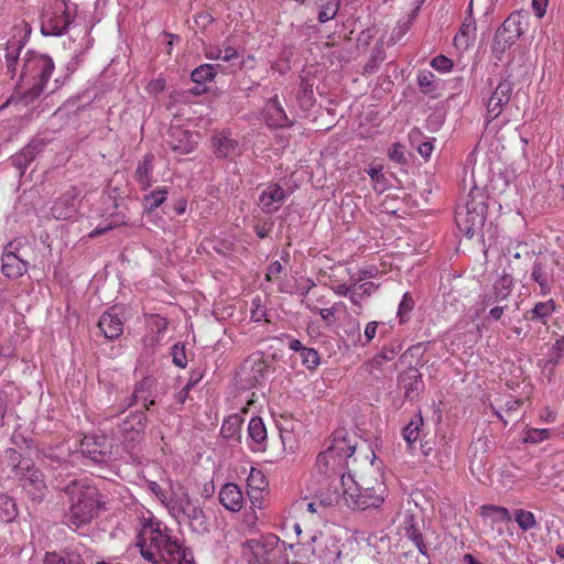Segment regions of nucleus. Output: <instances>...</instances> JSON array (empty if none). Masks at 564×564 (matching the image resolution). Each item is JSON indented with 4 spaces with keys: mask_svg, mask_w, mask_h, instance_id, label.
Listing matches in <instances>:
<instances>
[{
    "mask_svg": "<svg viewBox=\"0 0 564 564\" xmlns=\"http://www.w3.org/2000/svg\"><path fill=\"white\" fill-rule=\"evenodd\" d=\"M137 546L149 564H195L192 550L161 521L150 520L143 525Z\"/></svg>",
    "mask_w": 564,
    "mask_h": 564,
    "instance_id": "f257e3e1",
    "label": "nucleus"
},
{
    "mask_svg": "<svg viewBox=\"0 0 564 564\" xmlns=\"http://www.w3.org/2000/svg\"><path fill=\"white\" fill-rule=\"evenodd\" d=\"M330 477V487L334 489L322 500V503L335 506L344 500L349 509L366 511L379 509L386 499L387 487L383 482L362 486L349 473L344 474L341 470L334 471Z\"/></svg>",
    "mask_w": 564,
    "mask_h": 564,
    "instance_id": "f03ea898",
    "label": "nucleus"
},
{
    "mask_svg": "<svg viewBox=\"0 0 564 564\" xmlns=\"http://www.w3.org/2000/svg\"><path fill=\"white\" fill-rule=\"evenodd\" d=\"M64 491L69 501L64 522L73 531H78L98 516L104 506L102 496L97 487L90 485L86 479L70 480Z\"/></svg>",
    "mask_w": 564,
    "mask_h": 564,
    "instance_id": "7ed1b4c3",
    "label": "nucleus"
},
{
    "mask_svg": "<svg viewBox=\"0 0 564 564\" xmlns=\"http://www.w3.org/2000/svg\"><path fill=\"white\" fill-rule=\"evenodd\" d=\"M54 69V61L48 54L32 50L25 52L15 87L17 95L25 106L44 93Z\"/></svg>",
    "mask_w": 564,
    "mask_h": 564,
    "instance_id": "20e7f679",
    "label": "nucleus"
},
{
    "mask_svg": "<svg viewBox=\"0 0 564 564\" xmlns=\"http://www.w3.org/2000/svg\"><path fill=\"white\" fill-rule=\"evenodd\" d=\"M241 554L248 564H290L286 543L272 533L246 540Z\"/></svg>",
    "mask_w": 564,
    "mask_h": 564,
    "instance_id": "39448f33",
    "label": "nucleus"
},
{
    "mask_svg": "<svg viewBox=\"0 0 564 564\" xmlns=\"http://www.w3.org/2000/svg\"><path fill=\"white\" fill-rule=\"evenodd\" d=\"M7 457L13 466L14 477L19 479L23 489L33 501L41 502L46 495L44 474L29 460H21V454L13 449H7Z\"/></svg>",
    "mask_w": 564,
    "mask_h": 564,
    "instance_id": "423d86ee",
    "label": "nucleus"
},
{
    "mask_svg": "<svg viewBox=\"0 0 564 564\" xmlns=\"http://www.w3.org/2000/svg\"><path fill=\"white\" fill-rule=\"evenodd\" d=\"M487 204L481 194L468 195V200L465 206L456 210L455 220L458 228L465 234L466 237L473 238L477 231L481 230L487 215Z\"/></svg>",
    "mask_w": 564,
    "mask_h": 564,
    "instance_id": "0eeeda50",
    "label": "nucleus"
},
{
    "mask_svg": "<svg viewBox=\"0 0 564 564\" xmlns=\"http://www.w3.org/2000/svg\"><path fill=\"white\" fill-rule=\"evenodd\" d=\"M528 19L518 11L512 12L497 29L491 51L495 57L502 59L503 54L517 42V40L525 32Z\"/></svg>",
    "mask_w": 564,
    "mask_h": 564,
    "instance_id": "6e6552de",
    "label": "nucleus"
},
{
    "mask_svg": "<svg viewBox=\"0 0 564 564\" xmlns=\"http://www.w3.org/2000/svg\"><path fill=\"white\" fill-rule=\"evenodd\" d=\"M356 451V445L345 436V431H336L328 448L321 453L316 458V467L319 473L326 474L328 467H343L346 460L350 458Z\"/></svg>",
    "mask_w": 564,
    "mask_h": 564,
    "instance_id": "1a4fd4ad",
    "label": "nucleus"
},
{
    "mask_svg": "<svg viewBox=\"0 0 564 564\" xmlns=\"http://www.w3.org/2000/svg\"><path fill=\"white\" fill-rule=\"evenodd\" d=\"M73 19L65 2H55L41 15V33L44 36H62L68 30Z\"/></svg>",
    "mask_w": 564,
    "mask_h": 564,
    "instance_id": "9d476101",
    "label": "nucleus"
},
{
    "mask_svg": "<svg viewBox=\"0 0 564 564\" xmlns=\"http://www.w3.org/2000/svg\"><path fill=\"white\" fill-rule=\"evenodd\" d=\"M78 452L94 464H107L112 459V441L106 435H86L79 443Z\"/></svg>",
    "mask_w": 564,
    "mask_h": 564,
    "instance_id": "9b49d317",
    "label": "nucleus"
},
{
    "mask_svg": "<svg viewBox=\"0 0 564 564\" xmlns=\"http://www.w3.org/2000/svg\"><path fill=\"white\" fill-rule=\"evenodd\" d=\"M269 373V366L262 352L257 351L250 355L242 364L240 370V382L243 388H254L262 384Z\"/></svg>",
    "mask_w": 564,
    "mask_h": 564,
    "instance_id": "f8f14e48",
    "label": "nucleus"
},
{
    "mask_svg": "<svg viewBox=\"0 0 564 564\" xmlns=\"http://www.w3.org/2000/svg\"><path fill=\"white\" fill-rule=\"evenodd\" d=\"M17 251L14 242L10 241L4 246L1 254V272L10 280L20 279L29 269V262L20 258Z\"/></svg>",
    "mask_w": 564,
    "mask_h": 564,
    "instance_id": "ddd939ff",
    "label": "nucleus"
},
{
    "mask_svg": "<svg viewBox=\"0 0 564 564\" xmlns=\"http://www.w3.org/2000/svg\"><path fill=\"white\" fill-rule=\"evenodd\" d=\"M289 197L288 191L279 182H270L259 195L258 205L262 213H276Z\"/></svg>",
    "mask_w": 564,
    "mask_h": 564,
    "instance_id": "4468645a",
    "label": "nucleus"
},
{
    "mask_svg": "<svg viewBox=\"0 0 564 564\" xmlns=\"http://www.w3.org/2000/svg\"><path fill=\"white\" fill-rule=\"evenodd\" d=\"M98 327L107 339L115 340L123 333L122 313L117 306L105 311L99 321Z\"/></svg>",
    "mask_w": 564,
    "mask_h": 564,
    "instance_id": "2eb2a0df",
    "label": "nucleus"
},
{
    "mask_svg": "<svg viewBox=\"0 0 564 564\" xmlns=\"http://www.w3.org/2000/svg\"><path fill=\"white\" fill-rule=\"evenodd\" d=\"M398 382L404 390V398L414 400L424 390L422 375L415 367H408L398 376Z\"/></svg>",
    "mask_w": 564,
    "mask_h": 564,
    "instance_id": "dca6fc26",
    "label": "nucleus"
},
{
    "mask_svg": "<svg viewBox=\"0 0 564 564\" xmlns=\"http://www.w3.org/2000/svg\"><path fill=\"white\" fill-rule=\"evenodd\" d=\"M247 444L251 452L263 453L268 447V433L263 420L252 416L248 424Z\"/></svg>",
    "mask_w": 564,
    "mask_h": 564,
    "instance_id": "f3484780",
    "label": "nucleus"
},
{
    "mask_svg": "<svg viewBox=\"0 0 564 564\" xmlns=\"http://www.w3.org/2000/svg\"><path fill=\"white\" fill-rule=\"evenodd\" d=\"M264 120L268 127L275 129H284L293 126V121L289 119L276 95L270 98L265 104Z\"/></svg>",
    "mask_w": 564,
    "mask_h": 564,
    "instance_id": "a211bd4d",
    "label": "nucleus"
},
{
    "mask_svg": "<svg viewBox=\"0 0 564 564\" xmlns=\"http://www.w3.org/2000/svg\"><path fill=\"white\" fill-rule=\"evenodd\" d=\"M165 142L177 154H188L195 149L191 132L180 127L169 129Z\"/></svg>",
    "mask_w": 564,
    "mask_h": 564,
    "instance_id": "6ab92c4d",
    "label": "nucleus"
},
{
    "mask_svg": "<svg viewBox=\"0 0 564 564\" xmlns=\"http://www.w3.org/2000/svg\"><path fill=\"white\" fill-rule=\"evenodd\" d=\"M417 87L423 95L432 99L440 98L445 90L444 82L427 69L419 70Z\"/></svg>",
    "mask_w": 564,
    "mask_h": 564,
    "instance_id": "aec40b11",
    "label": "nucleus"
},
{
    "mask_svg": "<svg viewBox=\"0 0 564 564\" xmlns=\"http://www.w3.org/2000/svg\"><path fill=\"white\" fill-rule=\"evenodd\" d=\"M192 503L187 490L183 486H178L176 489L172 488L164 506L170 514L180 522L182 514Z\"/></svg>",
    "mask_w": 564,
    "mask_h": 564,
    "instance_id": "412c9836",
    "label": "nucleus"
},
{
    "mask_svg": "<svg viewBox=\"0 0 564 564\" xmlns=\"http://www.w3.org/2000/svg\"><path fill=\"white\" fill-rule=\"evenodd\" d=\"M218 499L221 506L231 512L242 509L243 494L240 487L234 482H227L220 488Z\"/></svg>",
    "mask_w": 564,
    "mask_h": 564,
    "instance_id": "4be33fe9",
    "label": "nucleus"
},
{
    "mask_svg": "<svg viewBox=\"0 0 564 564\" xmlns=\"http://www.w3.org/2000/svg\"><path fill=\"white\" fill-rule=\"evenodd\" d=\"M154 160H155V156L153 153H147L142 158V160H140L138 162L133 177L142 191H147L154 183V178H153Z\"/></svg>",
    "mask_w": 564,
    "mask_h": 564,
    "instance_id": "5701e85b",
    "label": "nucleus"
},
{
    "mask_svg": "<svg viewBox=\"0 0 564 564\" xmlns=\"http://www.w3.org/2000/svg\"><path fill=\"white\" fill-rule=\"evenodd\" d=\"M212 145L215 155L218 159H227L240 153L239 143L231 139L229 134L221 132L212 138Z\"/></svg>",
    "mask_w": 564,
    "mask_h": 564,
    "instance_id": "b1692460",
    "label": "nucleus"
},
{
    "mask_svg": "<svg viewBox=\"0 0 564 564\" xmlns=\"http://www.w3.org/2000/svg\"><path fill=\"white\" fill-rule=\"evenodd\" d=\"M76 210V194L73 191L63 194L52 206V215L56 219H69L74 216Z\"/></svg>",
    "mask_w": 564,
    "mask_h": 564,
    "instance_id": "393cba45",
    "label": "nucleus"
},
{
    "mask_svg": "<svg viewBox=\"0 0 564 564\" xmlns=\"http://www.w3.org/2000/svg\"><path fill=\"white\" fill-rule=\"evenodd\" d=\"M552 276L553 270L549 269L545 261L536 259L533 262L531 279L539 284L542 295L550 294Z\"/></svg>",
    "mask_w": 564,
    "mask_h": 564,
    "instance_id": "a878e982",
    "label": "nucleus"
},
{
    "mask_svg": "<svg viewBox=\"0 0 564 564\" xmlns=\"http://www.w3.org/2000/svg\"><path fill=\"white\" fill-rule=\"evenodd\" d=\"M156 379L152 376H145L134 384V391L139 401L143 402L144 410H150L155 404L154 389Z\"/></svg>",
    "mask_w": 564,
    "mask_h": 564,
    "instance_id": "bb28decb",
    "label": "nucleus"
},
{
    "mask_svg": "<svg viewBox=\"0 0 564 564\" xmlns=\"http://www.w3.org/2000/svg\"><path fill=\"white\" fill-rule=\"evenodd\" d=\"M402 528L404 530V536L408 538L416 546L422 555L427 556V546L424 542L423 534L421 532L420 525L414 519V516H406Z\"/></svg>",
    "mask_w": 564,
    "mask_h": 564,
    "instance_id": "cd10ccee",
    "label": "nucleus"
},
{
    "mask_svg": "<svg viewBox=\"0 0 564 564\" xmlns=\"http://www.w3.org/2000/svg\"><path fill=\"white\" fill-rule=\"evenodd\" d=\"M147 427V416L144 411L131 412L118 426L121 435H128L135 433L141 435L144 433Z\"/></svg>",
    "mask_w": 564,
    "mask_h": 564,
    "instance_id": "c85d7f7f",
    "label": "nucleus"
},
{
    "mask_svg": "<svg viewBox=\"0 0 564 564\" xmlns=\"http://www.w3.org/2000/svg\"><path fill=\"white\" fill-rule=\"evenodd\" d=\"M181 518L187 519L193 532H208V518L200 506L192 503Z\"/></svg>",
    "mask_w": 564,
    "mask_h": 564,
    "instance_id": "c756f323",
    "label": "nucleus"
},
{
    "mask_svg": "<svg viewBox=\"0 0 564 564\" xmlns=\"http://www.w3.org/2000/svg\"><path fill=\"white\" fill-rule=\"evenodd\" d=\"M24 47V42L18 39H11L7 42L6 47V66L7 74L13 78L19 67V57Z\"/></svg>",
    "mask_w": 564,
    "mask_h": 564,
    "instance_id": "7c9ffc66",
    "label": "nucleus"
},
{
    "mask_svg": "<svg viewBox=\"0 0 564 564\" xmlns=\"http://www.w3.org/2000/svg\"><path fill=\"white\" fill-rule=\"evenodd\" d=\"M242 423L243 417L238 413H234L227 416L224 420L220 429L221 437H224L227 441H240Z\"/></svg>",
    "mask_w": 564,
    "mask_h": 564,
    "instance_id": "2f4dec72",
    "label": "nucleus"
},
{
    "mask_svg": "<svg viewBox=\"0 0 564 564\" xmlns=\"http://www.w3.org/2000/svg\"><path fill=\"white\" fill-rule=\"evenodd\" d=\"M514 283L510 273L503 272L498 280L495 281L490 290L499 303L507 301L512 293Z\"/></svg>",
    "mask_w": 564,
    "mask_h": 564,
    "instance_id": "473e14b6",
    "label": "nucleus"
},
{
    "mask_svg": "<svg viewBox=\"0 0 564 564\" xmlns=\"http://www.w3.org/2000/svg\"><path fill=\"white\" fill-rule=\"evenodd\" d=\"M555 311L554 300H547L544 302H538L534 307L524 314V318L529 321H538L542 324H546L549 317Z\"/></svg>",
    "mask_w": 564,
    "mask_h": 564,
    "instance_id": "72a5a7b5",
    "label": "nucleus"
},
{
    "mask_svg": "<svg viewBox=\"0 0 564 564\" xmlns=\"http://www.w3.org/2000/svg\"><path fill=\"white\" fill-rule=\"evenodd\" d=\"M422 426H423V416L419 412L403 427L402 437L406 442V445L410 449L414 448L415 442L420 438Z\"/></svg>",
    "mask_w": 564,
    "mask_h": 564,
    "instance_id": "f704fd0d",
    "label": "nucleus"
},
{
    "mask_svg": "<svg viewBox=\"0 0 564 564\" xmlns=\"http://www.w3.org/2000/svg\"><path fill=\"white\" fill-rule=\"evenodd\" d=\"M476 20L474 15L466 17L459 32L456 34L454 42L456 45H464L469 46L470 43H473L476 39Z\"/></svg>",
    "mask_w": 564,
    "mask_h": 564,
    "instance_id": "c9c22d12",
    "label": "nucleus"
},
{
    "mask_svg": "<svg viewBox=\"0 0 564 564\" xmlns=\"http://www.w3.org/2000/svg\"><path fill=\"white\" fill-rule=\"evenodd\" d=\"M169 187L160 186L144 195L142 206L144 212L152 213L160 207L167 198Z\"/></svg>",
    "mask_w": 564,
    "mask_h": 564,
    "instance_id": "e433bc0d",
    "label": "nucleus"
},
{
    "mask_svg": "<svg viewBox=\"0 0 564 564\" xmlns=\"http://www.w3.org/2000/svg\"><path fill=\"white\" fill-rule=\"evenodd\" d=\"M18 514L15 500L7 494H0V523H10L15 520Z\"/></svg>",
    "mask_w": 564,
    "mask_h": 564,
    "instance_id": "4c0bfd02",
    "label": "nucleus"
},
{
    "mask_svg": "<svg viewBox=\"0 0 564 564\" xmlns=\"http://www.w3.org/2000/svg\"><path fill=\"white\" fill-rule=\"evenodd\" d=\"M312 552L318 556L323 564H337L341 555L339 545L334 541L325 543L318 552L315 549H312Z\"/></svg>",
    "mask_w": 564,
    "mask_h": 564,
    "instance_id": "58836bf2",
    "label": "nucleus"
},
{
    "mask_svg": "<svg viewBox=\"0 0 564 564\" xmlns=\"http://www.w3.org/2000/svg\"><path fill=\"white\" fill-rule=\"evenodd\" d=\"M220 65L202 64L191 73V79L197 85H204L210 83L216 77V69Z\"/></svg>",
    "mask_w": 564,
    "mask_h": 564,
    "instance_id": "ea45409f",
    "label": "nucleus"
},
{
    "mask_svg": "<svg viewBox=\"0 0 564 564\" xmlns=\"http://www.w3.org/2000/svg\"><path fill=\"white\" fill-rule=\"evenodd\" d=\"M340 0H319L317 20L324 24L334 20L340 9Z\"/></svg>",
    "mask_w": 564,
    "mask_h": 564,
    "instance_id": "a19ab883",
    "label": "nucleus"
},
{
    "mask_svg": "<svg viewBox=\"0 0 564 564\" xmlns=\"http://www.w3.org/2000/svg\"><path fill=\"white\" fill-rule=\"evenodd\" d=\"M402 349V344L398 340H392L384 345L381 350L372 358V362L381 366L387 361L393 360Z\"/></svg>",
    "mask_w": 564,
    "mask_h": 564,
    "instance_id": "79ce46f5",
    "label": "nucleus"
},
{
    "mask_svg": "<svg viewBox=\"0 0 564 564\" xmlns=\"http://www.w3.org/2000/svg\"><path fill=\"white\" fill-rule=\"evenodd\" d=\"M379 285L375 282L354 283L352 292L350 294V301L355 305H360L361 301L373 294L378 290Z\"/></svg>",
    "mask_w": 564,
    "mask_h": 564,
    "instance_id": "37998d69",
    "label": "nucleus"
},
{
    "mask_svg": "<svg viewBox=\"0 0 564 564\" xmlns=\"http://www.w3.org/2000/svg\"><path fill=\"white\" fill-rule=\"evenodd\" d=\"M43 564H84V560L77 552H68L64 555L52 552L46 553Z\"/></svg>",
    "mask_w": 564,
    "mask_h": 564,
    "instance_id": "c03bdc74",
    "label": "nucleus"
},
{
    "mask_svg": "<svg viewBox=\"0 0 564 564\" xmlns=\"http://www.w3.org/2000/svg\"><path fill=\"white\" fill-rule=\"evenodd\" d=\"M509 102L510 100H505L498 97H489L486 104V123L488 124L496 120L502 113L503 109L508 106Z\"/></svg>",
    "mask_w": 564,
    "mask_h": 564,
    "instance_id": "a18cd8bd",
    "label": "nucleus"
},
{
    "mask_svg": "<svg viewBox=\"0 0 564 564\" xmlns=\"http://www.w3.org/2000/svg\"><path fill=\"white\" fill-rule=\"evenodd\" d=\"M35 160L33 152L28 149L25 145L20 152L13 154L10 158L11 164L19 170L20 175L22 176L29 165Z\"/></svg>",
    "mask_w": 564,
    "mask_h": 564,
    "instance_id": "49530a36",
    "label": "nucleus"
},
{
    "mask_svg": "<svg viewBox=\"0 0 564 564\" xmlns=\"http://www.w3.org/2000/svg\"><path fill=\"white\" fill-rule=\"evenodd\" d=\"M510 74L501 75V78L491 93L490 97H498L505 100H510L513 93V82Z\"/></svg>",
    "mask_w": 564,
    "mask_h": 564,
    "instance_id": "de8ad7c7",
    "label": "nucleus"
},
{
    "mask_svg": "<svg viewBox=\"0 0 564 564\" xmlns=\"http://www.w3.org/2000/svg\"><path fill=\"white\" fill-rule=\"evenodd\" d=\"M268 479L265 475L262 473V470L252 467L247 478L248 489L265 491L268 489Z\"/></svg>",
    "mask_w": 564,
    "mask_h": 564,
    "instance_id": "09e8293b",
    "label": "nucleus"
},
{
    "mask_svg": "<svg viewBox=\"0 0 564 564\" xmlns=\"http://www.w3.org/2000/svg\"><path fill=\"white\" fill-rule=\"evenodd\" d=\"M514 521L522 531H529L538 527L535 516L531 511L517 509L514 511Z\"/></svg>",
    "mask_w": 564,
    "mask_h": 564,
    "instance_id": "8fccbe9b",
    "label": "nucleus"
},
{
    "mask_svg": "<svg viewBox=\"0 0 564 564\" xmlns=\"http://www.w3.org/2000/svg\"><path fill=\"white\" fill-rule=\"evenodd\" d=\"M564 354V335L556 339L546 354V365L553 368L560 362Z\"/></svg>",
    "mask_w": 564,
    "mask_h": 564,
    "instance_id": "3c124183",
    "label": "nucleus"
},
{
    "mask_svg": "<svg viewBox=\"0 0 564 564\" xmlns=\"http://www.w3.org/2000/svg\"><path fill=\"white\" fill-rule=\"evenodd\" d=\"M551 436L550 429H528L524 433L523 443L539 444L549 440Z\"/></svg>",
    "mask_w": 564,
    "mask_h": 564,
    "instance_id": "603ef678",
    "label": "nucleus"
},
{
    "mask_svg": "<svg viewBox=\"0 0 564 564\" xmlns=\"http://www.w3.org/2000/svg\"><path fill=\"white\" fill-rule=\"evenodd\" d=\"M341 307H345L343 302H337L333 304L330 307L322 308L318 311V315L322 317L324 324L328 327L334 326L336 324V313L339 312Z\"/></svg>",
    "mask_w": 564,
    "mask_h": 564,
    "instance_id": "864d4df0",
    "label": "nucleus"
},
{
    "mask_svg": "<svg viewBox=\"0 0 564 564\" xmlns=\"http://www.w3.org/2000/svg\"><path fill=\"white\" fill-rule=\"evenodd\" d=\"M482 516H491L497 514L498 519L503 522H510L512 517L510 511L506 507L495 506V505H484L481 507Z\"/></svg>",
    "mask_w": 564,
    "mask_h": 564,
    "instance_id": "5fc2aeb1",
    "label": "nucleus"
},
{
    "mask_svg": "<svg viewBox=\"0 0 564 564\" xmlns=\"http://www.w3.org/2000/svg\"><path fill=\"white\" fill-rule=\"evenodd\" d=\"M300 357L302 365L305 366L308 370L315 369L321 362L319 354L314 348L306 347L300 354Z\"/></svg>",
    "mask_w": 564,
    "mask_h": 564,
    "instance_id": "6e6d98bb",
    "label": "nucleus"
},
{
    "mask_svg": "<svg viewBox=\"0 0 564 564\" xmlns=\"http://www.w3.org/2000/svg\"><path fill=\"white\" fill-rule=\"evenodd\" d=\"M414 308V300L409 292H405L399 304L398 316L401 324L408 322V314Z\"/></svg>",
    "mask_w": 564,
    "mask_h": 564,
    "instance_id": "4d7b16f0",
    "label": "nucleus"
},
{
    "mask_svg": "<svg viewBox=\"0 0 564 564\" xmlns=\"http://www.w3.org/2000/svg\"><path fill=\"white\" fill-rule=\"evenodd\" d=\"M171 356L173 364L178 368H185L187 365V358L185 352V346L181 343H176L171 347Z\"/></svg>",
    "mask_w": 564,
    "mask_h": 564,
    "instance_id": "13d9d810",
    "label": "nucleus"
},
{
    "mask_svg": "<svg viewBox=\"0 0 564 564\" xmlns=\"http://www.w3.org/2000/svg\"><path fill=\"white\" fill-rule=\"evenodd\" d=\"M380 324L384 325L383 323H379L376 321L367 323L364 335H361L360 347H366L372 341V339L377 335L378 327Z\"/></svg>",
    "mask_w": 564,
    "mask_h": 564,
    "instance_id": "bf43d9fd",
    "label": "nucleus"
},
{
    "mask_svg": "<svg viewBox=\"0 0 564 564\" xmlns=\"http://www.w3.org/2000/svg\"><path fill=\"white\" fill-rule=\"evenodd\" d=\"M382 165L371 166L367 173L370 176L371 181L375 183V188H379V191H383L386 184V177L382 173Z\"/></svg>",
    "mask_w": 564,
    "mask_h": 564,
    "instance_id": "052dcab7",
    "label": "nucleus"
},
{
    "mask_svg": "<svg viewBox=\"0 0 564 564\" xmlns=\"http://www.w3.org/2000/svg\"><path fill=\"white\" fill-rule=\"evenodd\" d=\"M50 142L51 141L48 139L37 135V137L33 138L26 144V147L29 150H31L33 152V155L36 159L37 155H40L45 150V148L48 145Z\"/></svg>",
    "mask_w": 564,
    "mask_h": 564,
    "instance_id": "680f3d73",
    "label": "nucleus"
},
{
    "mask_svg": "<svg viewBox=\"0 0 564 564\" xmlns=\"http://www.w3.org/2000/svg\"><path fill=\"white\" fill-rule=\"evenodd\" d=\"M431 66L441 73H447L453 68V62L445 55H437L431 61Z\"/></svg>",
    "mask_w": 564,
    "mask_h": 564,
    "instance_id": "e2e57ef3",
    "label": "nucleus"
},
{
    "mask_svg": "<svg viewBox=\"0 0 564 564\" xmlns=\"http://www.w3.org/2000/svg\"><path fill=\"white\" fill-rule=\"evenodd\" d=\"M348 338L355 346H360L361 343V333H360V324L357 321H354L349 324L348 329L345 330Z\"/></svg>",
    "mask_w": 564,
    "mask_h": 564,
    "instance_id": "0e129e2a",
    "label": "nucleus"
},
{
    "mask_svg": "<svg viewBox=\"0 0 564 564\" xmlns=\"http://www.w3.org/2000/svg\"><path fill=\"white\" fill-rule=\"evenodd\" d=\"M388 155L390 160L397 162V163H404L406 161L405 154H404V147L400 143H394L389 149Z\"/></svg>",
    "mask_w": 564,
    "mask_h": 564,
    "instance_id": "69168bd1",
    "label": "nucleus"
},
{
    "mask_svg": "<svg viewBox=\"0 0 564 564\" xmlns=\"http://www.w3.org/2000/svg\"><path fill=\"white\" fill-rule=\"evenodd\" d=\"M274 223L272 220H267L263 223H258L253 226V230L258 238L264 239L272 231Z\"/></svg>",
    "mask_w": 564,
    "mask_h": 564,
    "instance_id": "338daca9",
    "label": "nucleus"
},
{
    "mask_svg": "<svg viewBox=\"0 0 564 564\" xmlns=\"http://www.w3.org/2000/svg\"><path fill=\"white\" fill-rule=\"evenodd\" d=\"M220 52L223 54V62H232L239 57L238 50L229 45L227 41L220 45Z\"/></svg>",
    "mask_w": 564,
    "mask_h": 564,
    "instance_id": "774afa93",
    "label": "nucleus"
}]
</instances>
